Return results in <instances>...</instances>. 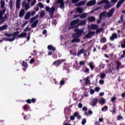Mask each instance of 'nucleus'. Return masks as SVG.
Instances as JSON below:
<instances>
[{
	"label": "nucleus",
	"mask_w": 125,
	"mask_h": 125,
	"mask_svg": "<svg viewBox=\"0 0 125 125\" xmlns=\"http://www.w3.org/2000/svg\"><path fill=\"white\" fill-rule=\"evenodd\" d=\"M86 24V20L81 21L80 22V19H77L72 21L70 22V26L68 27L69 30H72L74 28H79L80 26H83Z\"/></svg>",
	"instance_id": "nucleus-1"
},
{
	"label": "nucleus",
	"mask_w": 125,
	"mask_h": 125,
	"mask_svg": "<svg viewBox=\"0 0 125 125\" xmlns=\"http://www.w3.org/2000/svg\"><path fill=\"white\" fill-rule=\"evenodd\" d=\"M46 11L49 12L50 17L51 18H53V14H54V12L55 11V8L54 7H52L50 8L49 7H46Z\"/></svg>",
	"instance_id": "nucleus-2"
},
{
	"label": "nucleus",
	"mask_w": 125,
	"mask_h": 125,
	"mask_svg": "<svg viewBox=\"0 0 125 125\" xmlns=\"http://www.w3.org/2000/svg\"><path fill=\"white\" fill-rule=\"evenodd\" d=\"M19 34H20V32L16 31L15 32H14L13 34L6 33L4 35V36H6L7 38H10V37H13V38H15H15H16V37H17V36H18V35H19Z\"/></svg>",
	"instance_id": "nucleus-3"
},
{
	"label": "nucleus",
	"mask_w": 125,
	"mask_h": 125,
	"mask_svg": "<svg viewBox=\"0 0 125 125\" xmlns=\"http://www.w3.org/2000/svg\"><path fill=\"white\" fill-rule=\"evenodd\" d=\"M72 37L73 38V39L71 41V42L74 43V42H80V41L81 40L80 38H79V36L76 34V33H73L72 34Z\"/></svg>",
	"instance_id": "nucleus-4"
},
{
	"label": "nucleus",
	"mask_w": 125,
	"mask_h": 125,
	"mask_svg": "<svg viewBox=\"0 0 125 125\" xmlns=\"http://www.w3.org/2000/svg\"><path fill=\"white\" fill-rule=\"evenodd\" d=\"M74 32L78 37H82V35L83 34V30L82 29H79V28H75Z\"/></svg>",
	"instance_id": "nucleus-5"
},
{
	"label": "nucleus",
	"mask_w": 125,
	"mask_h": 125,
	"mask_svg": "<svg viewBox=\"0 0 125 125\" xmlns=\"http://www.w3.org/2000/svg\"><path fill=\"white\" fill-rule=\"evenodd\" d=\"M65 61L64 60H59L57 61H55L52 64V66L54 65L56 67H59L60 64L62 63V62H64Z\"/></svg>",
	"instance_id": "nucleus-6"
},
{
	"label": "nucleus",
	"mask_w": 125,
	"mask_h": 125,
	"mask_svg": "<svg viewBox=\"0 0 125 125\" xmlns=\"http://www.w3.org/2000/svg\"><path fill=\"white\" fill-rule=\"evenodd\" d=\"M115 12V8H112L111 9H110L108 13H106V16L108 17V18H110L113 16L114 15V13Z\"/></svg>",
	"instance_id": "nucleus-7"
},
{
	"label": "nucleus",
	"mask_w": 125,
	"mask_h": 125,
	"mask_svg": "<svg viewBox=\"0 0 125 125\" xmlns=\"http://www.w3.org/2000/svg\"><path fill=\"white\" fill-rule=\"evenodd\" d=\"M95 34L94 31H89L88 33H87L84 37V39H91V36H93Z\"/></svg>",
	"instance_id": "nucleus-8"
},
{
	"label": "nucleus",
	"mask_w": 125,
	"mask_h": 125,
	"mask_svg": "<svg viewBox=\"0 0 125 125\" xmlns=\"http://www.w3.org/2000/svg\"><path fill=\"white\" fill-rule=\"evenodd\" d=\"M97 103H98V99L94 98L92 101L91 106H92V107H95V106H96V105H97Z\"/></svg>",
	"instance_id": "nucleus-9"
},
{
	"label": "nucleus",
	"mask_w": 125,
	"mask_h": 125,
	"mask_svg": "<svg viewBox=\"0 0 125 125\" xmlns=\"http://www.w3.org/2000/svg\"><path fill=\"white\" fill-rule=\"evenodd\" d=\"M115 39H118V35H117V34L116 33H113L112 34L109 39L110 40V41H114Z\"/></svg>",
	"instance_id": "nucleus-10"
},
{
	"label": "nucleus",
	"mask_w": 125,
	"mask_h": 125,
	"mask_svg": "<svg viewBox=\"0 0 125 125\" xmlns=\"http://www.w3.org/2000/svg\"><path fill=\"white\" fill-rule=\"evenodd\" d=\"M86 3V0L81 1L76 4V6H81L82 5H84Z\"/></svg>",
	"instance_id": "nucleus-11"
},
{
	"label": "nucleus",
	"mask_w": 125,
	"mask_h": 125,
	"mask_svg": "<svg viewBox=\"0 0 125 125\" xmlns=\"http://www.w3.org/2000/svg\"><path fill=\"white\" fill-rule=\"evenodd\" d=\"M95 20H96L95 17L93 16H91L87 18L88 22H94Z\"/></svg>",
	"instance_id": "nucleus-12"
},
{
	"label": "nucleus",
	"mask_w": 125,
	"mask_h": 125,
	"mask_svg": "<svg viewBox=\"0 0 125 125\" xmlns=\"http://www.w3.org/2000/svg\"><path fill=\"white\" fill-rule=\"evenodd\" d=\"M89 76L83 79V81H85V84H90V80H89Z\"/></svg>",
	"instance_id": "nucleus-13"
},
{
	"label": "nucleus",
	"mask_w": 125,
	"mask_h": 125,
	"mask_svg": "<svg viewBox=\"0 0 125 125\" xmlns=\"http://www.w3.org/2000/svg\"><path fill=\"white\" fill-rule=\"evenodd\" d=\"M39 23V20H36L32 24L31 27L32 28H36L37 25Z\"/></svg>",
	"instance_id": "nucleus-14"
},
{
	"label": "nucleus",
	"mask_w": 125,
	"mask_h": 125,
	"mask_svg": "<svg viewBox=\"0 0 125 125\" xmlns=\"http://www.w3.org/2000/svg\"><path fill=\"white\" fill-rule=\"evenodd\" d=\"M47 48L49 50H52V51H54V52L56 50L55 47H54L52 45H48Z\"/></svg>",
	"instance_id": "nucleus-15"
},
{
	"label": "nucleus",
	"mask_w": 125,
	"mask_h": 125,
	"mask_svg": "<svg viewBox=\"0 0 125 125\" xmlns=\"http://www.w3.org/2000/svg\"><path fill=\"white\" fill-rule=\"evenodd\" d=\"M25 14V9H22L21 10L19 13V17H23Z\"/></svg>",
	"instance_id": "nucleus-16"
},
{
	"label": "nucleus",
	"mask_w": 125,
	"mask_h": 125,
	"mask_svg": "<svg viewBox=\"0 0 125 125\" xmlns=\"http://www.w3.org/2000/svg\"><path fill=\"white\" fill-rule=\"evenodd\" d=\"M30 17H31V12H27L24 16V19L25 20H28V19H30Z\"/></svg>",
	"instance_id": "nucleus-17"
},
{
	"label": "nucleus",
	"mask_w": 125,
	"mask_h": 125,
	"mask_svg": "<svg viewBox=\"0 0 125 125\" xmlns=\"http://www.w3.org/2000/svg\"><path fill=\"white\" fill-rule=\"evenodd\" d=\"M39 18V15H37L34 17H32L30 21V23H32L33 22H34L36 19H38Z\"/></svg>",
	"instance_id": "nucleus-18"
},
{
	"label": "nucleus",
	"mask_w": 125,
	"mask_h": 125,
	"mask_svg": "<svg viewBox=\"0 0 125 125\" xmlns=\"http://www.w3.org/2000/svg\"><path fill=\"white\" fill-rule=\"evenodd\" d=\"M103 3H105V4H110V1H109L108 0H103L100 1L98 4H102Z\"/></svg>",
	"instance_id": "nucleus-19"
},
{
	"label": "nucleus",
	"mask_w": 125,
	"mask_h": 125,
	"mask_svg": "<svg viewBox=\"0 0 125 125\" xmlns=\"http://www.w3.org/2000/svg\"><path fill=\"white\" fill-rule=\"evenodd\" d=\"M98 25L93 24L91 25L90 28L91 30H97L98 29Z\"/></svg>",
	"instance_id": "nucleus-20"
},
{
	"label": "nucleus",
	"mask_w": 125,
	"mask_h": 125,
	"mask_svg": "<svg viewBox=\"0 0 125 125\" xmlns=\"http://www.w3.org/2000/svg\"><path fill=\"white\" fill-rule=\"evenodd\" d=\"M8 27V25L7 24H5L2 26H0V31H4V30H6Z\"/></svg>",
	"instance_id": "nucleus-21"
},
{
	"label": "nucleus",
	"mask_w": 125,
	"mask_h": 125,
	"mask_svg": "<svg viewBox=\"0 0 125 125\" xmlns=\"http://www.w3.org/2000/svg\"><path fill=\"white\" fill-rule=\"evenodd\" d=\"M125 0H120L118 3L116 5V7L117 8H119L120 7V6H121V4H123V2H124V1H125Z\"/></svg>",
	"instance_id": "nucleus-22"
},
{
	"label": "nucleus",
	"mask_w": 125,
	"mask_h": 125,
	"mask_svg": "<svg viewBox=\"0 0 125 125\" xmlns=\"http://www.w3.org/2000/svg\"><path fill=\"white\" fill-rule=\"evenodd\" d=\"M4 6H5V1H4V0H1L0 1L1 8H4Z\"/></svg>",
	"instance_id": "nucleus-23"
},
{
	"label": "nucleus",
	"mask_w": 125,
	"mask_h": 125,
	"mask_svg": "<svg viewBox=\"0 0 125 125\" xmlns=\"http://www.w3.org/2000/svg\"><path fill=\"white\" fill-rule=\"evenodd\" d=\"M21 66L22 67H24V68H25V69H27V68H28V62L24 61H22V63L21 64Z\"/></svg>",
	"instance_id": "nucleus-24"
},
{
	"label": "nucleus",
	"mask_w": 125,
	"mask_h": 125,
	"mask_svg": "<svg viewBox=\"0 0 125 125\" xmlns=\"http://www.w3.org/2000/svg\"><path fill=\"white\" fill-rule=\"evenodd\" d=\"M106 13H107V12H106V11L101 13L99 16L100 19H101L102 17H105V16H106Z\"/></svg>",
	"instance_id": "nucleus-25"
},
{
	"label": "nucleus",
	"mask_w": 125,
	"mask_h": 125,
	"mask_svg": "<svg viewBox=\"0 0 125 125\" xmlns=\"http://www.w3.org/2000/svg\"><path fill=\"white\" fill-rule=\"evenodd\" d=\"M27 36V33L22 32L20 35H17V37H18V38H24V37H26Z\"/></svg>",
	"instance_id": "nucleus-26"
},
{
	"label": "nucleus",
	"mask_w": 125,
	"mask_h": 125,
	"mask_svg": "<svg viewBox=\"0 0 125 125\" xmlns=\"http://www.w3.org/2000/svg\"><path fill=\"white\" fill-rule=\"evenodd\" d=\"M4 41H5V42H13V41H14V40H15V37H13V38L12 39H9V38H3Z\"/></svg>",
	"instance_id": "nucleus-27"
},
{
	"label": "nucleus",
	"mask_w": 125,
	"mask_h": 125,
	"mask_svg": "<svg viewBox=\"0 0 125 125\" xmlns=\"http://www.w3.org/2000/svg\"><path fill=\"white\" fill-rule=\"evenodd\" d=\"M65 82H66V79L62 78L61 81H60V84L62 86L65 84Z\"/></svg>",
	"instance_id": "nucleus-28"
},
{
	"label": "nucleus",
	"mask_w": 125,
	"mask_h": 125,
	"mask_svg": "<svg viewBox=\"0 0 125 125\" xmlns=\"http://www.w3.org/2000/svg\"><path fill=\"white\" fill-rule=\"evenodd\" d=\"M8 16H9V14L8 13L5 14V15H4V18L3 19V20H4V21H5V20H7V19H8Z\"/></svg>",
	"instance_id": "nucleus-29"
},
{
	"label": "nucleus",
	"mask_w": 125,
	"mask_h": 125,
	"mask_svg": "<svg viewBox=\"0 0 125 125\" xmlns=\"http://www.w3.org/2000/svg\"><path fill=\"white\" fill-rule=\"evenodd\" d=\"M87 16V13L83 14L80 16V18L81 19H84V18H86Z\"/></svg>",
	"instance_id": "nucleus-30"
},
{
	"label": "nucleus",
	"mask_w": 125,
	"mask_h": 125,
	"mask_svg": "<svg viewBox=\"0 0 125 125\" xmlns=\"http://www.w3.org/2000/svg\"><path fill=\"white\" fill-rule=\"evenodd\" d=\"M76 11L77 12H78V13H83V8L77 7L76 8Z\"/></svg>",
	"instance_id": "nucleus-31"
},
{
	"label": "nucleus",
	"mask_w": 125,
	"mask_h": 125,
	"mask_svg": "<svg viewBox=\"0 0 125 125\" xmlns=\"http://www.w3.org/2000/svg\"><path fill=\"white\" fill-rule=\"evenodd\" d=\"M104 28H99V29H97L96 31V34H100V33H101V32H102V31H103V29Z\"/></svg>",
	"instance_id": "nucleus-32"
},
{
	"label": "nucleus",
	"mask_w": 125,
	"mask_h": 125,
	"mask_svg": "<svg viewBox=\"0 0 125 125\" xmlns=\"http://www.w3.org/2000/svg\"><path fill=\"white\" fill-rule=\"evenodd\" d=\"M89 66L91 69V70L92 71H93V70L94 69V65H93V62H90Z\"/></svg>",
	"instance_id": "nucleus-33"
},
{
	"label": "nucleus",
	"mask_w": 125,
	"mask_h": 125,
	"mask_svg": "<svg viewBox=\"0 0 125 125\" xmlns=\"http://www.w3.org/2000/svg\"><path fill=\"white\" fill-rule=\"evenodd\" d=\"M113 110L112 111H110V112H111V113H112V114H116V113H117V108H116V106H114L112 107Z\"/></svg>",
	"instance_id": "nucleus-34"
},
{
	"label": "nucleus",
	"mask_w": 125,
	"mask_h": 125,
	"mask_svg": "<svg viewBox=\"0 0 125 125\" xmlns=\"http://www.w3.org/2000/svg\"><path fill=\"white\" fill-rule=\"evenodd\" d=\"M9 7H10V9H12L13 8V2L12 1V0H10L9 1Z\"/></svg>",
	"instance_id": "nucleus-35"
},
{
	"label": "nucleus",
	"mask_w": 125,
	"mask_h": 125,
	"mask_svg": "<svg viewBox=\"0 0 125 125\" xmlns=\"http://www.w3.org/2000/svg\"><path fill=\"white\" fill-rule=\"evenodd\" d=\"M102 112H106V111H108V106L105 105L104 107H102Z\"/></svg>",
	"instance_id": "nucleus-36"
},
{
	"label": "nucleus",
	"mask_w": 125,
	"mask_h": 125,
	"mask_svg": "<svg viewBox=\"0 0 125 125\" xmlns=\"http://www.w3.org/2000/svg\"><path fill=\"white\" fill-rule=\"evenodd\" d=\"M107 42V39L105 37H103L100 40V42H103L104 43H105V42Z\"/></svg>",
	"instance_id": "nucleus-37"
},
{
	"label": "nucleus",
	"mask_w": 125,
	"mask_h": 125,
	"mask_svg": "<svg viewBox=\"0 0 125 125\" xmlns=\"http://www.w3.org/2000/svg\"><path fill=\"white\" fill-rule=\"evenodd\" d=\"M111 7V4H105V5L104 6V9H108Z\"/></svg>",
	"instance_id": "nucleus-38"
},
{
	"label": "nucleus",
	"mask_w": 125,
	"mask_h": 125,
	"mask_svg": "<svg viewBox=\"0 0 125 125\" xmlns=\"http://www.w3.org/2000/svg\"><path fill=\"white\" fill-rule=\"evenodd\" d=\"M106 77V74L102 73L100 75V78L102 79V80H103V79H104Z\"/></svg>",
	"instance_id": "nucleus-39"
},
{
	"label": "nucleus",
	"mask_w": 125,
	"mask_h": 125,
	"mask_svg": "<svg viewBox=\"0 0 125 125\" xmlns=\"http://www.w3.org/2000/svg\"><path fill=\"white\" fill-rule=\"evenodd\" d=\"M84 52V50L83 49H82L80 50L77 53V56H79V55H80V54H83Z\"/></svg>",
	"instance_id": "nucleus-40"
},
{
	"label": "nucleus",
	"mask_w": 125,
	"mask_h": 125,
	"mask_svg": "<svg viewBox=\"0 0 125 125\" xmlns=\"http://www.w3.org/2000/svg\"><path fill=\"white\" fill-rule=\"evenodd\" d=\"M60 7L61 8L63 9V8H65V5L64 2H62V3H60Z\"/></svg>",
	"instance_id": "nucleus-41"
},
{
	"label": "nucleus",
	"mask_w": 125,
	"mask_h": 125,
	"mask_svg": "<svg viewBox=\"0 0 125 125\" xmlns=\"http://www.w3.org/2000/svg\"><path fill=\"white\" fill-rule=\"evenodd\" d=\"M45 15V12L44 11H42L40 13V17L42 18Z\"/></svg>",
	"instance_id": "nucleus-42"
},
{
	"label": "nucleus",
	"mask_w": 125,
	"mask_h": 125,
	"mask_svg": "<svg viewBox=\"0 0 125 125\" xmlns=\"http://www.w3.org/2000/svg\"><path fill=\"white\" fill-rule=\"evenodd\" d=\"M105 101L104 99H102L99 101V104H101V105H104V104H105Z\"/></svg>",
	"instance_id": "nucleus-43"
},
{
	"label": "nucleus",
	"mask_w": 125,
	"mask_h": 125,
	"mask_svg": "<svg viewBox=\"0 0 125 125\" xmlns=\"http://www.w3.org/2000/svg\"><path fill=\"white\" fill-rule=\"evenodd\" d=\"M5 13V9H3V10L0 11V15H3Z\"/></svg>",
	"instance_id": "nucleus-44"
},
{
	"label": "nucleus",
	"mask_w": 125,
	"mask_h": 125,
	"mask_svg": "<svg viewBox=\"0 0 125 125\" xmlns=\"http://www.w3.org/2000/svg\"><path fill=\"white\" fill-rule=\"evenodd\" d=\"M31 29L27 26L25 29L23 30L24 32H28V31H31Z\"/></svg>",
	"instance_id": "nucleus-45"
},
{
	"label": "nucleus",
	"mask_w": 125,
	"mask_h": 125,
	"mask_svg": "<svg viewBox=\"0 0 125 125\" xmlns=\"http://www.w3.org/2000/svg\"><path fill=\"white\" fill-rule=\"evenodd\" d=\"M86 123V119L85 118L83 119L82 122V125H85V123Z\"/></svg>",
	"instance_id": "nucleus-46"
},
{
	"label": "nucleus",
	"mask_w": 125,
	"mask_h": 125,
	"mask_svg": "<svg viewBox=\"0 0 125 125\" xmlns=\"http://www.w3.org/2000/svg\"><path fill=\"white\" fill-rule=\"evenodd\" d=\"M24 7L25 10H28V9H29V8L30 7V4H29V3H27Z\"/></svg>",
	"instance_id": "nucleus-47"
},
{
	"label": "nucleus",
	"mask_w": 125,
	"mask_h": 125,
	"mask_svg": "<svg viewBox=\"0 0 125 125\" xmlns=\"http://www.w3.org/2000/svg\"><path fill=\"white\" fill-rule=\"evenodd\" d=\"M120 120H123V117L122 115H118L117 116V121H120Z\"/></svg>",
	"instance_id": "nucleus-48"
},
{
	"label": "nucleus",
	"mask_w": 125,
	"mask_h": 125,
	"mask_svg": "<svg viewBox=\"0 0 125 125\" xmlns=\"http://www.w3.org/2000/svg\"><path fill=\"white\" fill-rule=\"evenodd\" d=\"M38 5L41 8H43V4L42 2H40L38 3Z\"/></svg>",
	"instance_id": "nucleus-49"
},
{
	"label": "nucleus",
	"mask_w": 125,
	"mask_h": 125,
	"mask_svg": "<svg viewBox=\"0 0 125 125\" xmlns=\"http://www.w3.org/2000/svg\"><path fill=\"white\" fill-rule=\"evenodd\" d=\"M37 101V99L36 98H32L31 100V103H35Z\"/></svg>",
	"instance_id": "nucleus-50"
},
{
	"label": "nucleus",
	"mask_w": 125,
	"mask_h": 125,
	"mask_svg": "<svg viewBox=\"0 0 125 125\" xmlns=\"http://www.w3.org/2000/svg\"><path fill=\"white\" fill-rule=\"evenodd\" d=\"M27 42H29V41H30V38H31V33H28L27 34Z\"/></svg>",
	"instance_id": "nucleus-51"
},
{
	"label": "nucleus",
	"mask_w": 125,
	"mask_h": 125,
	"mask_svg": "<svg viewBox=\"0 0 125 125\" xmlns=\"http://www.w3.org/2000/svg\"><path fill=\"white\" fill-rule=\"evenodd\" d=\"M79 64L80 66H82V65H85V62H84L83 61H82L80 62Z\"/></svg>",
	"instance_id": "nucleus-52"
},
{
	"label": "nucleus",
	"mask_w": 125,
	"mask_h": 125,
	"mask_svg": "<svg viewBox=\"0 0 125 125\" xmlns=\"http://www.w3.org/2000/svg\"><path fill=\"white\" fill-rule=\"evenodd\" d=\"M33 63H35V59L32 58L30 60V63L33 64Z\"/></svg>",
	"instance_id": "nucleus-53"
},
{
	"label": "nucleus",
	"mask_w": 125,
	"mask_h": 125,
	"mask_svg": "<svg viewBox=\"0 0 125 125\" xmlns=\"http://www.w3.org/2000/svg\"><path fill=\"white\" fill-rule=\"evenodd\" d=\"M99 90H100V87H96L95 88V91H96V92H98V91H99Z\"/></svg>",
	"instance_id": "nucleus-54"
},
{
	"label": "nucleus",
	"mask_w": 125,
	"mask_h": 125,
	"mask_svg": "<svg viewBox=\"0 0 125 125\" xmlns=\"http://www.w3.org/2000/svg\"><path fill=\"white\" fill-rule=\"evenodd\" d=\"M36 2H37V1L36 0H33L31 2V5L33 6V5H35L36 4Z\"/></svg>",
	"instance_id": "nucleus-55"
},
{
	"label": "nucleus",
	"mask_w": 125,
	"mask_h": 125,
	"mask_svg": "<svg viewBox=\"0 0 125 125\" xmlns=\"http://www.w3.org/2000/svg\"><path fill=\"white\" fill-rule=\"evenodd\" d=\"M99 83H100V84H104V80H100L99 81Z\"/></svg>",
	"instance_id": "nucleus-56"
},
{
	"label": "nucleus",
	"mask_w": 125,
	"mask_h": 125,
	"mask_svg": "<svg viewBox=\"0 0 125 125\" xmlns=\"http://www.w3.org/2000/svg\"><path fill=\"white\" fill-rule=\"evenodd\" d=\"M16 8L19 9L20 8V3H16Z\"/></svg>",
	"instance_id": "nucleus-57"
},
{
	"label": "nucleus",
	"mask_w": 125,
	"mask_h": 125,
	"mask_svg": "<svg viewBox=\"0 0 125 125\" xmlns=\"http://www.w3.org/2000/svg\"><path fill=\"white\" fill-rule=\"evenodd\" d=\"M81 0H72V3H77L78 1H80Z\"/></svg>",
	"instance_id": "nucleus-58"
},
{
	"label": "nucleus",
	"mask_w": 125,
	"mask_h": 125,
	"mask_svg": "<svg viewBox=\"0 0 125 125\" xmlns=\"http://www.w3.org/2000/svg\"><path fill=\"white\" fill-rule=\"evenodd\" d=\"M34 15H36V11L31 12V16H34Z\"/></svg>",
	"instance_id": "nucleus-59"
},
{
	"label": "nucleus",
	"mask_w": 125,
	"mask_h": 125,
	"mask_svg": "<svg viewBox=\"0 0 125 125\" xmlns=\"http://www.w3.org/2000/svg\"><path fill=\"white\" fill-rule=\"evenodd\" d=\"M87 5L88 6H91V5H93L92 3L91 2V1H90L87 2Z\"/></svg>",
	"instance_id": "nucleus-60"
},
{
	"label": "nucleus",
	"mask_w": 125,
	"mask_h": 125,
	"mask_svg": "<svg viewBox=\"0 0 125 125\" xmlns=\"http://www.w3.org/2000/svg\"><path fill=\"white\" fill-rule=\"evenodd\" d=\"M117 99V98L116 97L111 98V101L112 102H115V100Z\"/></svg>",
	"instance_id": "nucleus-61"
},
{
	"label": "nucleus",
	"mask_w": 125,
	"mask_h": 125,
	"mask_svg": "<svg viewBox=\"0 0 125 125\" xmlns=\"http://www.w3.org/2000/svg\"><path fill=\"white\" fill-rule=\"evenodd\" d=\"M91 2H92V4L93 5L96 3V1L95 0H92Z\"/></svg>",
	"instance_id": "nucleus-62"
},
{
	"label": "nucleus",
	"mask_w": 125,
	"mask_h": 125,
	"mask_svg": "<svg viewBox=\"0 0 125 125\" xmlns=\"http://www.w3.org/2000/svg\"><path fill=\"white\" fill-rule=\"evenodd\" d=\"M85 73H88V74H89V69L86 68V69L84 71Z\"/></svg>",
	"instance_id": "nucleus-63"
},
{
	"label": "nucleus",
	"mask_w": 125,
	"mask_h": 125,
	"mask_svg": "<svg viewBox=\"0 0 125 125\" xmlns=\"http://www.w3.org/2000/svg\"><path fill=\"white\" fill-rule=\"evenodd\" d=\"M26 103H27L28 104H31V100L30 99H28L27 100L25 101Z\"/></svg>",
	"instance_id": "nucleus-64"
}]
</instances>
